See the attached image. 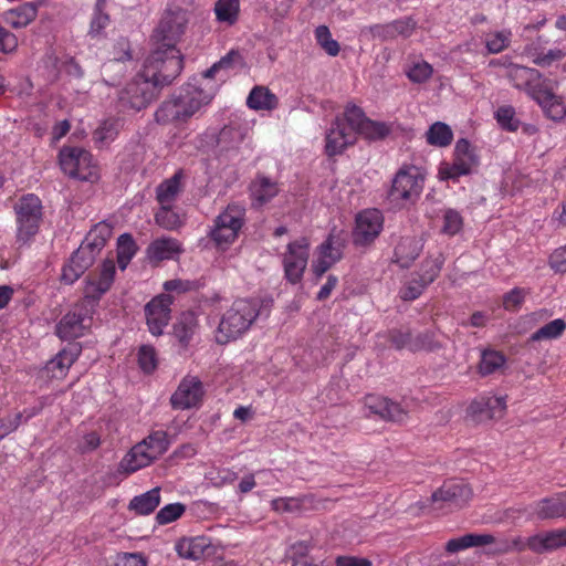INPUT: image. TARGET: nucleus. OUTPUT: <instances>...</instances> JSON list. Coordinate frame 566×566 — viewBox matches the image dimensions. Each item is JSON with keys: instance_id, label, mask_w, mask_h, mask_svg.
<instances>
[{"instance_id": "f257e3e1", "label": "nucleus", "mask_w": 566, "mask_h": 566, "mask_svg": "<svg viewBox=\"0 0 566 566\" xmlns=\"http://www.w3.org/2000/svg\"><path fill=\"white\" fill-rule=\"evenodd\" d=\"M188 19L181 9L168 10L153 34L156 49L146 59L165 69L164 81H174L184 67L182 56L176 48L185 32ZM163 82V77L160 78Z\"/></svg>"}, {"instance_id": "f03ea898", "label": "nucleus", "mask_w": 566, "mask_h": 566, "mask_svg": "<svg viewBox=\"0 0 566 566\" xmlns=\"http://www.w3.org/2000/svg\"><path fill=\"white\" fill-rule=\"evenodd\" d=\"M165 69L146 60L144 69L132 82L120 90L117 107L122 113H137L146 108L157 95V86L170 84L172 81L164 78Z\"/></svg>"}, {"instance_id": "7ed1b4c3", "label": "nucleus", "mask_w": 566, "mask_h": 566, "mask_svg": "<svg viewBox=\"0 0 566 566\" xmlns=\"http://www.w3.org/2000/svg\"><path fill=\"white\" fill-rule=\"evenodd\" d=\"M259 314L260 303L258 300H235L221 317L216 334L217 342L226 344L237 339L251 327Z\"/></svg>"}, {"instance_id": "20e7f679", "label": "nucleus", "mask_w": 566, "mask_h": 566, "mask_svg": "<svg viewBox=\"0 0 566 566\" xmlns=\"http://www.w3.org/2000/svg\"><path fill=\"white\" fill-rule=\"evenodd\" d=\"M424 185V175L415 165H403L395 175L389 199L398 206L412 203L420 197Z\"/></svg>"}, {"instance_id": "39448f33", "label": "nucleus", "mask_w": 566, "mask_h": 566, "mask_svg": "<svg viewBox=\"0 0 566 566\" xmlns=\"http://www.w3.org/2000/svg\"><path fill=\"white\" fill-rule=\"evenodd\" d=\"M60 166L70 177L95 182L99 179V168L92 154L78 147H64L60 150Z\"/></svg>"}, {"instance_id": "423d86ee", "label": "nucleus", "mask_w": 566, "mask_h": 566, "mask_svg": "<svg viewBox=\"0 0 566 566\" xmlns=\"http://www.w3.org/2000/svg\"><path fill=\"white\" fill-rule=\"evenodd\" d=\"M509 542L511 553L530 549L535 554H545L566 546V528L539 532L527 538L516 536Z\"/></svg>"}, {"instance_id": "0eeeda50", "label": "nucleus", "mask_w": 566, "mask_h": 566, "mask_svg": "<svg viewBox=\"0 0 566 566\" xmlns=\"http://www.w3.org/2000/svg\"><path fill=\"white\" fill-rule=\"evenodd\" d=\"M479 165V157L467 139H459L454 146L453 161L442 163L439 176L443 180L457 181L460 177L472 174Z\"/></svg>"}, {"instance_id": "6e6552de", "label": "nucleus", "mask_w": 566, "mask_h": 566, "mask_svg": "<svg viewBox=\"0 0 566 566\" xmlns=\"http://www.w3.org/2000/svg\"><path fill=\"white\" fill-rule=\"evenodd\" d=\"M348 130L364 136L367 139H381L391 133V126L384 122H375L366 117L364 111L355 104L345 107L343 116Z\"/></svg>"}, {"instance_id": "1a4fd4ad", "label": "nucleus", "mask_w": 566, "mask_h": 566, "mask_svg": "<svg viewBox=\"0 0 566 566\" xmlns=\"http://www.w3.org/2000/svg\"><path fill=\"white\" fill-rule=\"evenodd\" d=\"M14 209L18 221V237L28 241L39 230L42 218L41 200L35 195L29 193L18 201Z\"/></svg>"}, {"instance_id": "9d476101", "label": "nucleus", "mask_w": 566, "mask_h": 566, "mask_svg": "<svg viewBox=\"0 0 566 566\" xmlns=\"http://www.w3.org/2000/svg\"><path fill=\"white\" fill-rule=\"evenodd\" d=\"M92 308L76 303L57 323L56 335L64 340H72L85 335L93 319Z\"/></svg>"}, {"instance_id": "9b49d317", "label": "nucleus", "mask_w": 566, "mask_h": 566, "mask_svg": "<svg viewBox=\"0 0 566 566\" xmlns=\"http://www.w3.org/2000/svg\"><path fill=\"white\" fill-rule=\"evenodd\" d=\"M244 209L238 205H229L216 220L210 237L216 244H231L242 227Z\"/></svg>"}, {"instance_id": "f8f14e48", "label": "nucleus", "mask_w": 566, "mask_h": 566, "mask_svg": "<svg viewBox=\"0 0 566 566\" xmlns=\"http://www.w3.org/2000/svg\"><path fill=\"white\" fill-rule=\"evenodd\" d=\"M115 276V262L113 260H105L102 264L101 272L97 279L88 276L85 280L83 297L77 302L83 306L92 308L95 312V306L101 297L111 289Z\"/></svg>"}, {"instance_id": "ddd939ff", "label": "nucleus", "mask_w": 566, "mask_h": 566, "mask_svg": "<svg viewBox=\"0 0 566 566\" xmlns=\"http://www.w3.org/2000/svg\"><path fill=\"white\" fill-rule=\"evenodd\" d=\"M505 76L515 88L524 91L531 98L548 81L538 70L514 63L506 65Z\"/></svg>"}, {"instance_id": "4468645a", "label": "nucleus", "mask_w": 566, "mask_h": 566, "mask_svg": "<svg viewBox=\"0 0 566 566\" xmlns=\"http://www.w3.org/2000/svg\"><path fill=\"white\" fill-rule=\"evenodd\" d=\"M203 395L202 381L197 376L187 375L171 395L170 403L177 410L195 408L201 403Z\"/></svg>"}, {"instance_id": "2eb2a0df", "label": "nucleus", "mask_w": 566, "mask_h": 566, "mask_svg": "<svg viewBox=\"0 0 566 566\" xmlns=\"http://www.w3.org/2000/svg\"><path fill=\"white\" fill-rule=\"evenodd\" d=\"M506 411V396L484 395L474 399L468 407V416L475 422L501 419Z\"/></svg>"}, {"instance_id": "dca6fc26", "label": "nucleus", "mask_w": 566, "mask_h": 566, "mask_svg": "<svg viewBox=\"0 0 566 566\" xmlns=\"http://www.w3.org/2000/svg\"><path fill=\"white\" fill-rule=\"evenodd\" d=\"M174 303V297L169 294H159L155 296L145 306V314L149 332L159 336L163 334L164 328L170 321V306Z\"/></svg>"}, {"instance_id": "f3484780", "label": "nucleus", "mask_w": 566, "mask_h": 566, "mask_svg": "<svg viewBox=\"0 0 566 566\" xmlns=\"http://www.w3.org/2000/svg\"><path fill=\"white\" fill-rule=\"evenodd\" d=\"M384 217L378 209H366L356 217V227L354 229V241L356 244H369L380 233L382 229Z\"/></svg>"}, {"instance_id": "a211bd4d", "label": "nucleus", "mask_w": 566, "mask_h": 566, "mask_svg": "<svg viewBox=\"0 0 566 566\" xmlns=\"http://www.w3.org/2000/svg\"><path fill=\"white\" fill-rule=\"evenodd\" d=\"M325 151L328 156L342 154L348 146L356 142L353 130H348L344 119L339 116L335 118L331 128L326 133Z\"/></svg>"}, {"instance_id": "6ab92c4d", "label": "nucleus", "mask_w": 566, "mask_h": 566, "mask_svg": "<svg viewBox=\"0 0 566 566\" xmlns=\"http://www.w3.org/2000/svg\"><path fill=\"white\" fill-rule=\"evenodd\" d=\"M553 85L554 82L548 80L532 99L542 107L547 117L560 120L566 116V106L562 97L554 93Z\"/></svg>"}, {"instance_id": "aec40b11", "label": "nucleus", "mask_w": 566, "mask_h": 566, "mask_svg": "<svg viewBox=\"0 0 566 566\" xmlns=\"http://www.w3.org/2000/svg\"><path fill=\"white\" fill-rule=\"evenodd\" d=\"M94 261V250H74L62 269L61 281L73 284L93 265Z\"/></svg>"}, {"instance_id": "412c9836", "label": "nucleus", "mask_w": 566, "mask_h": 566, "mask_svg": "<svg viewBox=\"0 0 566 566\" xmlns=\"http://www.w3.org/2000/svg\"><path fill=\"white\" fill-rule=\"evenodd\" d=\"M365 406L384 420L402 422L407 418V411L399 403L385 397L368 395L365 398Z\"/></svg>"}, {"instance_id": "4be33fe9", "label": "nucleus", "mask_w": 566, "mask_h": 566, "mask_svg": "<svg viewBox=\"0 0 566 566\" xmlns=\"http://www.w3.org/2000/svg\"><path fill=\"white\" fill-rule=\"evenodd\" d=\"M472 496V490L470 486L461 481L451 480L444 482L437 491L431 495L432 502H447L454 504L455 506H462Z\"/></svg>"}, {"instance_id": "5701e85b", "label": "nucleus", "mask_w": 566, "mask_h": 566, "mask_svg": "<svg viewBox=\"0 0 566 566\" xmlns=\"http://www.w3.org/2000/svg\"><path fill=\"white\" fill-rule=\"evenodd\" d=\"M532 507L533 514L538 520L566 518V492L544 497Z\"/></svg>"}, {"instance_id": "b1692460", "label": "nucleus", "mask_w": 566, "mask_h": 566, "mask_svg": "<svg viewBox=\"0 0 566 566\" xmlns=\"http://www.w3.org/2000/svg\"><path fill=\"white\" fill-rule=\"evenodd\" d=\"M155 458L145 449L142 442L135 444L119 462V471L132 474L150 465Z\"/></svg>"}, {"instance_id": "393cba45", "label": "nucleus", "mask_w": 566, "mask_h": 566, "mask_svg": "<svg viewBox=\"0 0 566 566\" xmlns=\"http://www.w3.org/2000/svg\"><path fill=\"white\" fill-rule=\"evenodd\" d=\"M180 122H186L193 116L207 102L200 90H187L185 93L175 97Z\"/></svg>"}, {"instance_id": "a878e982", "label": "nucleus", "mask_w": 566, "mask_h": 566, "mask_svg": "<svg viewBox=\"0 0 566 566\" xmlns=\"http://www.w3.org/2000/svg\"><path fill=\"white\" fill-rule=\"evenodd\" d=\"M38 15V4L34 2H24L15 8L9 9L3 13V21L13 29L28 27Z\"/></svg>"}, {"instance_id": "bb28decb", "label": "nucleus", "mask_w": 566, "mask_h": 566, "mask_svg": "<svg viewBox=\"0 0 566 566\" xmlns=\"http://www.w3.org/2000/svg\"><path fill=\"white\" fill-rule=\"evenodd\" d=\"M308 256L305 250H289L284 254L283 264L285 277L292 284L298 283L307 265Z\"/></svg>"}, {"instance_id": "cd10ccee", "label": "nucleus", "mask_w": 566, "mask_h": 566, "mask_svg": "<svg viewBox=\"0 0 566 566\" xmlns=\"http://www.w3.org/2000/svg\"><path fill=\"white\" fill-rule=\"evenodd\" d=\"M199 324L193 312H185L174 325V335L182 348H187L197 334Z\"/></svg>"}, {"instance_id": "c85d7f7f", "label": "nucleus", "mask_w": 566, "mask_h": 566, "mask_svg": "<svg viewBox=\"0 0 566 566\" xmlns=\"http://www.w3.org/2000/svg\"><path fill=\"white\" fill-rule=\"evenodd\" d=\"M182 171L160 182L156 188V199L163 207L172 206L182 190Z\"/></svg>"}, {"instance_id": "c756f323", "label": "nucleus", "mask_w": 566, "mask_h": 566, "mask_svg": "<svg viewBox=\"0 0 566 566\" xmlns=\"http://www.w3.org/2000/svg\"><path fill=\"white\" fill-rule=\"evenodd\" d=\"M80 354L78 349H63L45 365V370L51 378H64L70 367L75 363Z\"/></svg>"}, {"instance_id": "7c9ffc66", "label": "nucleus", "mask_w": 566, "mask_h": 566, "mask_svg": "<svg viewBox=\"0 0 566 566\" xmlns=\"http://www.w3.org/2000/svg\"><path fill=\"white\" fill-rule=\"evenodd\" d=\"M208 547V539L202 536L190 538L184 537L175 545V549L179 557L192 560L201 558Z\"/></svg>"}, {"instance_id": "2f4dec72", "label": "nucleus", "mask_w": 566, "mask_h": 566, "mask_svg": "<svg viewBox=\"0 0 566 566\" xmlns=\"http://www.w3.org/2000/svg\"><path fill=\"white\" fill-rule=\"evenodd\" d=\"M247 105L254 111H273L279 98L265 86H254L247 97Z\"/></svg>"}, {"instance_id": "473e14b6", "label": "nucleus", "mask_w": 566, "mask_h": 566, "mask_svg": "<svg viewBox=\"0 0 566 566\" xmlns=\"http://www.w3.org/2000/svg\"><path fill=\"white\" fill-rule=\"evenodd\" d=\"M160 504V488H154L140 495L134 496L128 505L138 515L153 513Z\"/></svg>"}, {"instance_id": "72a5a7b5", "label": "nucleus", "mask_w": 566, "mask_h": 566, "mask_svg": "<svg viewBox=\"0 0 566 566\" xmlns=\"http://www.w3.org/2000/svg\"><path fill=\"white\" fill-rule=\"evenodd\" d=\"M216 20L218 23L232 27L240 15V0H217L213 7Z\"/></svg>"}, {"instance_id": "f704fd0d", "label": "nucleus", "mask_w": 566, "mask_h": 566, "mask_svg": "<svg viewBox=\"0 0 566 566\" xmlns=\"http://www.w3.org/2000/svg\"><path fill=\"white\" fill-rule=\"evenodd\" d=\"M251 196L255 205L263 206L274 198L279 188L276 182L272 181L266 177L256 178L251 185Z\"/></svg>"}, {"instance_id": "c9c22d12", "label": "nucleus", "mask_w": 566, "mask_h": 566, "mask_svg": "<svg viewBox=\"0 0 566 566\" xmlns=\"http://www.w3.org/2000/svg\"><path fill=\"white\" fill-rule=\"evenodd\" d=\"M120 128L122 124L118 118H108L102 122L93 134L97 147L103 148L113 143L117 138Z\"/></svg>"}, {"instance_id": "e433bc0d", "label": "nucleus", "mask_w": 566, "mask_h": 566, "mask_svg": "<svg viewBox=\"0 0 566 566\" xmlns=\"http://www.w3.org/2000/svg\"><path fill=\"white\" fill-rule=\"evenodd\" d=\"M113 237V228L109 223L102 221L96 223L86 234L80 248H104Z\"/></svg>"}, {"instance_id": "4c0bfd02", "label": "nucleus", "mask_w": 566, "mask_h": 566, "mask_svg": "<svg viewBox=\"0 0 566 566\" xmlns=\"http://www.w3.org/2000/svg\"><path fill=\"white\" fill-rule=\"evenodd\" d=\"M145 449L157 460L161 457L169 448L168 434L164 430H157L150 432L142 441Z\"/></svg>"}, {"instance_id": "58836bf2", "label": "nucleus", "mask_w": 566, "mask_h": 566, "mask_svg": "<svg viewBox=\"0 0 566 566\" xmlns=\"http://www.w3.org/2000/svg\"><path fill=\"white\" fill-rule=\"evenodd\" d=\"M314 36L317 45L328 55L335 57L340 52L339 43L333 39L332 32L327 25H318L314 30Z\"/></svg>"}, {"instance_id": "ea45409f", "label": "nucleus", "mask_w": 566, "mask_h": 566, "mask_svg": "<svg viewBox=\"0 0 566 566\" xmlns=\"http://www.w3.org/2000/svg\"><path fill=\"white\" fill-rule=\"evenodd\" d=\"M405 74L410 82L422 84L432 77L433 66L424 60H417L407 65Z\"/></svg>"}, {"instance_id": "a19ab883", "label": "nucleus", "mask_w": 566, "mask_h": 566, "mask_svg": "<svg viewBox=\"0 0 566 566\" xmlns=\"http://www.w3.org/2000/svg\"><path fill=\"white\" fill-rule=\"evenodd\" d=\"M342 258L340 250H319L317 258L312 262L315 276L317 279L323 276Z\"/></svg>"}, {"instance_id": "79ce46f5", "label": "nucleus", "mask_w": 566, "mask_h": 566, "mask_svg": "<svg viewBox=\"0 0 566 566\" xmlns=\"http://www.w3.org/2000/svg\"><path fill=\"white\" fill-rule=\"evenodd\" d=\"M426 136L428 144L438 147H446L451 144L453 133L447 124L436 122L429 127Z\"/></svg>"}, {"instance_id": "37998d69", "label": "nucleus", "mask_w": 566, "mask_h": 566, "mask_svg": "<svg viewBox=\"0 0 566 566\" xmlns=\"http://www.w3.org/2000/svg\"><path fill=\"white\" fill-rule=\"evenodd\" d=\"M566 329V322L563 318H556L539 327L534 332L530 339L532 342L551 340L560 337Z\"/></svg>"}, {"instance_id": "c03bdc74", "label": "nucleus", "mask_w": 566, "mask_h": 566, "mask_svg": "<svg viewBox=\"0 0 566 566\" xmlns=\"http://www.w3.org/2000/svg\"><path fill=\"white\" fill-rule=\"evenodd\" d=\"M443 261L444 259L440 252H437L422 261L418 276L424 284H431L437 279L441 271Z\"/></svg>"}, {"instance_id": "a18cd8bd", "label": "nucleus", "mask_w": 566, "mask_h": 566, "mask_svg": "<svg viewBox=\"0 0 566 566\" xmlns=\"http://www.w3.org/2000/svg\"><path fill=\"white\" fill-rule=\"evenodd\" d=\"M505 356L502 353L493 349H484L481 353L479 373L482 376L491 375L500 369L505 364Z\"/></svg>"}, {"instance_id": "49530a36", "label": "nucleus", "mask_w": 566, "mask_h": 566, "mask_svg": "<svg viewBox=\"0 0 566 566\" xmlns=\"http://www.w3.org/2000/svg\"><path fill=\"white\" fill-rule=\"evenodd\" d=\"M243 66V57L237 50L229 51L218 62L212 64L205 73V77L212 78L220 70H233Z\"/></svg>"}, {"instance_id": "de8ad7c7", "label": "nucleus", "mask_w": 566, "mask_h": 566, "mask_svg": "<svg viewBox=\"0 0 566 566\" xmlns=\"http://www.w3.org/2000/svg\"><path fill=\"white\" fill-rule=\"evenodd\" d=\"M311 548V543L306 541H298L292 544L287 549V558L291 560L292 566H317L306 559Z\"/></svg>"}, {"instance_id": "09e8293b", "label": "nucleus", "mask_w": 566, "mask_h": 566, "mask_svg": "<svg viewBox=\"0 0 566 566\" xmlns=\"http://www.w3.org/2000/svg\"><path fill=\"white\" fill-rule=\"evenodd\" d=\"M512 33L507 30L486 34L485 46L489 53L496 54L505 50L511 42Z\"/></svg>"}, {"instance_id": "8fccbe9b", "label": "nucleus", "mask_w": 566, "mask_h": 566, "mask_svg": "<svg viewBox=\"0 0 566 566\" xmlns=\"http://www.w3.org/2000/svg\"><path fill=\"white\" fill-rule=\"evenodd\" d=\"M495 119L501 128L509 132H516L520 127V120L513 106H501L495 112Z\"/></svg>"}, {"instance_id": "3c124183", "label": "nucleus", "mask_w": 566, "mask_h": 566, "mask_svg": "<svg viewBox=\"0 0 566 566\" xmlns=\"http://www.w3.org/2000/svg\"><path fill=\"white\" fill-rule=\"evenodd\" d=\"M177 102L175 97L169 98L160 104L155 112V119L158 124H168L172 122H180Z\"/></svg>"}, {"instance_id": "603ef678", "label": "nucleus", "mask_w": 566, "mask_h": 566, "mask_svg": "<svg viewBox=\"0 0 566 566\" xmlns=\"http://www.w3.org/2000/svg\"><path fill=\"white\" fill-rule=\"evenodd\" d=\"M155 220L157 224L166 229H176L182 223L180 214L172 210V206H160V209L155 214Z\"/></svg>"}, {"instance_id": "864d4df0", "label": "nucleus", "mask_w": 566, "mask_h": 566, "mask_svg": "<svg viewBox=\"0 0 566 566\" xmlns=\"http://www.w3.org/2000/svg\"><path fill=\"white\" fill-rule=\"evenodd\" d=\"M524 53L532 57V62L538 66H549L555 61H560L566 56L565 51L552 49L547 53H533L530 46H526Z\"/></svg>"}, {"instance_id": "5fc2aeb1", "label": "nucleus", "mask_w": 566, "mask_h": 566, "mask_svg": "<svg viewBox=\"0 0 566 566\" xmlns=\"http://www.w3.org/2000/svg\"><path fill=\"white\" fill-rule=\"evenodd\" d=\"M186 511V506L181 503H171L161 507L157 515L156 521L159 525H166L178 520Z\"/></svg>"}, {"instance_id": "6e6d98bb", "label": "nucleus", "mask_w": 566, "mask_h": 566, "mask_svg": "<svg viewBox=\"0 0 566 566\" xmlns=\"http://www.w3.org/2000/svg\"><path fill=\"white\" fill-rule=\"evenodd\" d=\"M530 292L522 287H514L510 292L503 295V307L506 311L515 312L517 311L525 301L526 295Z\"/></svg>"}, {"instance_id": "4d7b16f0", "label": "nucleus", "mask_w": 566, "mask_h": 566, "mask_svg": "<svg viewBox=\"0 0 566 566\" xmlns=\"http://www.w3.org/2000/svg\"><path fill=\"white\" fill-rule=\"evenodd\" d=\"M440 348V344L434 339L432 333L419 334L412 337V342L409 344V349L412 352L418 350H434Z\"/></svg>"}, {"instance_id": "13d9d810", "label": "nucleus", "mask_w": 566, "mask_h": 566, "mask_svg": "<svg viewBox=\"0 0 566 566\" xmlns=\"http://www.w3.org/2000/svg\"><path fill=\"white\" fill-rule=\"evenodd\" d=\"M138 363L145 373H151L157 367L156 350L153 346L143 345L138 352Z\"/></svg>"}, {"instance_id": "bf43d9fd", "label": "nucleus", "mask_w": 566, "mask_h": 566, "mask_svg": "<svg viewBox=\"0 0 566 566\" xmlns=\"http://www.w3.org/2000/svg\"><path fill=\"white\" fill-rule=\"evenodd\" d=\"M302 506V501L297 497H276L271 501V507L277 513L295 512Z\"/></svg>"}, {"instance_id": "052dcab7", "label": "nucleus", "mask_w": 566, "mask_h": 566, "mask_svg": "<svg viewBox=\"0 0 566 566\" xmlns=\"http://www.w3.org/2000/svg\"><path fill=\"white\" fill-rule=\"evenodd\" d=\"M391 24L396 38H409L417 27V22L410 17L394 20L391 21Z\"/></svg>"}, {"instance_id": "680f3d73", "label": "nucleus", "mask_w": 566, "mask_h": 566, "mask_svg": "<svg viewBox=\"0 0 566 566\" xmlns=\"http://www.w3.org/2000/svg\"><path fill=\"white\" fill-rule=\"evenodd\" d=\"M429 284H424L423 281L418 276V280L409 282L400 290V297L403 301H413L422 294L423 290Z\"/></svg>"}, {"instance_id": "e2e57ef3", "label": "nucleus", "mask_w": 566, "mask_h": 566, "mask_svg": "<svg viewBox=\"0 0 566 566\" xmlns=\"http://www.w3.org/2000/svg\"><path fill=\"white\" fill-rule=\"evenodd\" d=\"M103 6L96 4L95 13L91 21L90 34L92 36H97L102 33V31L108 25L109 17L103 12Z\"/></svg>"}, {"instance_id": "0e129e2a", "label": "nucleus", "mask_w": 566, "mask_h": 566, "mask_svg": "<svg viewBox=\"0 0 566 566\" xmlns=\"http://www.w3.org/2000/svg\"><path fill=\"white\" fill-rule=\"evenodd\" d=\"M443 231L448 234H455L462 228V218L455 210H448L444 213Z\"/></svg>"}, {"instance_id": "69168bd1", "label": "nucleus", "mask_w": 566, "mask_h": 566, "mask_svg": "<svg viewBox=\"0 0 566 566\" xmlns=\"http://www.w3.org/2000/svg\"><path fill=\"white\" fill-rule=\"evenodd\" d=\"M18 48V38L7 29L0 25V51L2 53H12Z\"/></svg>"}, {"instance_id": "338daca9", "label": "nucleus", "mask_w": 566, "mask_h": 566, "mask_svg": "<svg viewBox=\"0 0 566 566\" xmlns=\"http://www.w3.org/2000/svg\"><path fill=\"white\" fill-rule=\"evenodd\" d=\"M415 252L416 250H395L391 262L400 269H408L418 256Z\"/></svg>"}, {"instance_id": "774afa93", "label": "nucleus", "mask_w": 566, "mask_h": 566, "mask_svg": "<svg viewBox=\"0 0 566 566\" xmlns=\"http://www.w3.org/2000/svg\"><path fill=\"white\" fill-rule=\"evenodd\" d=\"M118 566H147V559L142 553H122L118 556Z\"/></svg>"}]
</instances>
